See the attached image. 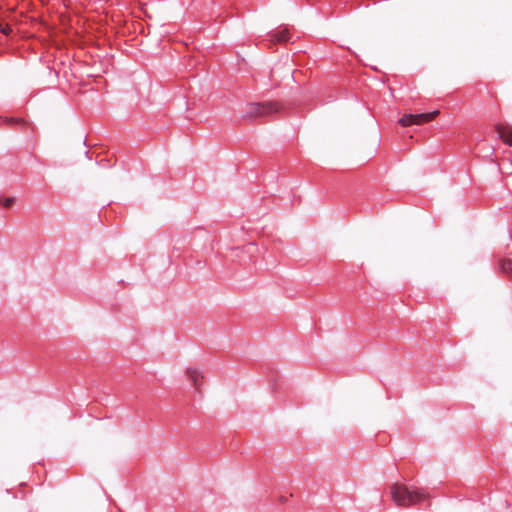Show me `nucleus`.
<instances>
[{"label":"nucleus","mask_w":512,"mask_h":512,"mask_svg":"<svg viewBox=\"0 0 512 512\" xmlns=\"http://www.w3.org/2000/svg\"><path fill=\"white\" fill-rule=\"evenodd\" d=\"M246 251L247 252H252L253 250H255V245L253 243H250L248 244L246 247H245Z\"/></svg>","instance_id":"nucleus-11"},{"label":"nucleus","mask_w":512,"mask_h":512,"mask_svg":"<svg viewBox=\"0 0 512 512\" xmlns=\"http://www.w3.org/2000/svg\"><path fill=\"white\" fill-rule=\"evenodd\" d=\"M25 119L19 117H0V126H26Z\"/></svg>","instance_id":"nucleus-5"},{"label":"nucleus","mask_w":512,"mask_h":512,"mask_svg":"<svg viewBox=\"0 0 512 512\" xmlns=\"http://www.w3.org/2000/svg\"><path fill=\"white\" fill-rule=\"evenodd\" d=\"M278 111V105L274 102L250 103L246 106L244 117L256 118Z\"/></svg>","instance_id":"nucleus-3"},{"label":"nucleus","mask_w":512,"mask_h":512,"mask_svg":"<svg viewBox=\"0 0 512 512\" xmlns=\"http://www.w3.org/2000/svg\"><path fill=\"white\" fill-rule=\"evenodd\" d=\"M186 374L197 391H200V381L203 379L201 373L194 368H188Z\"/></svg>","instance_id":"nucleus-4"},{"label":"nucleus","mask_w":512,"mask_h":512,"mask_svg":"<svg viewBox=\"0 0 512 512\" xmlns=\"http://www.w3.org/2000/svg\"><path fill=\"white\" fill-rule=\"evenodd\" d=\"M499 138L507 145L512 147V130H495Z\"/></svg>","instance_id":"nucleus-6"},{"label":"nucleus","mask_w":512,"mask_h":512,"mask_svg":"<svg viewBox=\"0 0 512 512\" xmlns=\"http://www.w3.org/2000/svg\"><path fill=\"white\" fill-rule=\"evenodd\" d=\"M0 31L5 34V35H9V33L12 31L11 27L9 25H2L0 24Z\"/></svg>","instance_id":"nucleus-10"},{"label":"nucleus","mask_w":512,"mask_h":512,"mask_svg":"<svg viewBox=\"0 0 512 512\" xmlns=\"http://www.w3.org/2000/svg\"><path fill=\"white\" fill-rule=\"evenodd\" d=\"M390 494L394 503L401 507L418 505L429 499V494L423 489L409 488L399 483H394L390 486Z\"/></svg>","instance_id":"nucleus-1"},{"label":"nucleus","mask_w":512,"mask_h":512,"mask_svg":"<svg viewBox=\"0 0 512 512\" xmlns=\"http://www.w3.org/2000/svg\"><path fill=\"white\" fill-rule=\"evenodd\" d=\"M14 201L15 200H14L13 197H8V198H5V199H2L0 197V205H3L6 208L11 207L13 205Z\"/></svg>","instance_id":"nucleus-9"},{"label":"nucleus","mask_w":512,"mask_h":512,"mask_svg":"<svg viewBox=\"0 0 512 512\" xmlns=\"http://www.w3.org/2000/svg\"><path fill=\"white\" fill-rule=\"evenodd\" d=\"M506 504H508V506H512V502L506 501Z\"/></svg>","instance_id":"nucleus-12"},{"label":"nucleus","mask_w":512,"mask_h":512,"mask_svg":"<svg viewBox=\"0 0 512 512\" xmlns=\"http://www.w3.org/2000/svg\"><path fill=\"white\" fill-rule=\"evenodd\" d=\"M500 268L503 273L512 277V258L507 257L501 260Z\"/></svg>","instance_id":"nucleus-7"},{"label":"nucleus","mask_w":512,"mask_h":512,"mask_svg":"<svg viewBox=\"0 0 512 512\" xmlns=\"http://www.w3.org/2000/svg\"><path fill=\"white\" fill-rule=\"evenodd\" d=\"M439 114L438 110L429 112V113H421V114H405L398 120V125L402 127L407 126H422L428 124Z\"/></svg>","instance_id":"nucleus-2"},{"label":"nucleus","mask_w":512,"mask_h":512,"mask_svg":"<svg viewBox=\"0 0 512 512\" xmlns=\"http://www.w3.org/2000/svg\"><path fill=\"white\" fill-rule=\"evenodd\" d=\"M274 39L277 42H287L290 38L288 29H283L274 34Z\"/></svg>","instance_id":"nucleus-8"}]
</instances>
